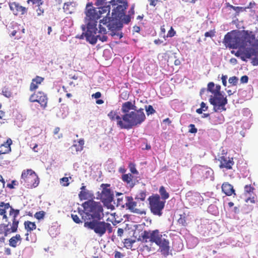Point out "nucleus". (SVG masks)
Listing matches in <instances>:
<instances>
[{"label": "nucleus", "instance_id": "obj_29", "mask_svg": "<svg viewBox=\"0 0 258 258\" xmlns=\"http://www.w3.org/2000/svg\"><path fill=\"white\" fill-rule=\"evenodd\" d=\"M135 240H133L131 238L125 239L123 242L124 246L127 249H132L133 247V244L135 243Z\"/></svg>", "mask_w": 258, "mask_h": 258}, {"label": "nucleus", "instance_id": "obj_31", "mask_svg": "<svg viewBox=\"0 0 258 258\" xmlns=\"http://www.w3.org/2000/svg\"><path fill=\"white\" fill-rule=\"evenodd\" d=\"M2 94L7 98H10L12 96L10 89L7 87H4L2 89Z\"/></svg>", "mask_w": 258, "mask_h": 258}, {"label": "nucleus", "instance_id": "obj_40", "mask_svg": "<svg viewBox=\"0 0 258 258\" xmlns=\"http://www.w3.org/2000/svg\"><path fill=\"white\" fill-rule=\"evenodd\" d=\"M238 80V79L236 77L233 76V77H230L228 81H229V83L230 84H232V85L235 86L237 84Z\"/></svg>", "mask_w": 258, "mask_h": 258}, {"label": "nucleus", "instance_id": "obj_10", "mask_svg": "<svg viewBox=\"0 0 258 258\" xmlns=\"http://www.w3.org/2000/svg\"><path fill=\"white\" fill-rule=\"evenodd\" d=\"M29 101L31 103H38L41 108L45 109L47 106L48 97L43 91H39L31 94L29 98Z\"/></svg>", "mask_w": 258, "mask_h": 258}, {"label": "nucleus", "instance_id": "obj_46", "mask_svg": "<svg viewBox=\"0 0 258 258\" xmlns=\"http://www.w3.org/2000/svg\"><path fill=\"white\" fill-rule=\"evenodd\" d=\"M17 184V182L15 180H13L12 181L11 183H8L7 184V187L10 189L14 188V186Z\"/></svg>", "mask_w": 258, "mask_h": 258}, {"label": "nucleus", "instance_id": "obj_51", "mask_svg": "<svg viewBox=\"0 0 258 258\" xmlns=\"http://www.w3.org/2000/svg\"><path fill=\"white\" fill-rule=\"evenodd\" d=\"M248 81V77L246 75L242 76L240 78V81L242 83H247Z\"/></svg>", "mask_w": 258, "mask_h": 258}, {"label": "nucleus", "instance_id": "obj_39", "mask_svg": "<svg viewBox=\"0 0 258 258\" xmlns=\"http://www.w3.org/2000/svg\"><path fill=\"white\" fill-rule=\"evenodd\" d=\"M60 182L63 186H68L70 184L69 182V178L66 177L60 178Z\"/></svg>", "mask_w": 258, "mask_h": 258}, {"label": "nucleus", "instance_id": "obj_24", "mask_svg": "<svg viewBox=\"0 0 258 258\" xmlns=\"http://www.w3.org/2000/svg\"><path fill=\"white\" fill-rule=\"evenodd\" d=\"M22 238L20 234H16V236H13L9 240V245L13 247H16L18 245V243H21Z\"/></svg>", "mask_w": 258, "mask_h": 258}, {"label": "nucleus", "instance_id": "obj_52", "mask_svg": "<svg viewBox=\"0 0 258 258\" xmlns=\"http://www.w3.org/2000/svg\"><path fill=\"white\" fill-rule=\"evenodd\" d=\"M123 17V21L125 23L128 24L131 21V17L129 15H125Z\"/></svg>", "mask_w": 258, "mask_h": 258}, {"label": "nucleus", "instance_id": "obj_58", "mask_svg": "<svg viewBox=\"0 0 258 258\" xmlns=\"http://www.w3.org/2000/svg\"><path fill=\"white\" fill-rule=\"evenodd\" d=\"M201 108L204 109L203 110L205 111L208 110V107L204 102H202L201 104Z\"/></svg>", "mask_w": 258, "mask_h": 258}, {"label": "nucleus", "instance_id": "obj_60", "mask_svg": "<svg viewBox=\"0 0 258 258\" xmlns=\"http://www.w3.org/2000/svg\"><path fill=\"white\" fill-rule=\"evenodd\" d=\"M123 234V230L122 228H118L117 230V235L121 236Z\"/></svg>", "mask_w": 258, "mask_h": 258}, {"label": "nucleus", "instance_id": "obj_20", "mask_svg": "<svg viewBox=\"0 0 258 258\" xmlns=\"http://www.w3.org/2000/svg\"><path fill=\"white\" fill-rule=\"evenodd\" d=\"M121 179L131 188H133L136 184L134 176L131 173L123 174L121 176Z\"/></svg>", "mask_w": 258, "mask_h": 258}, {"label": "nucleus", "instance_id": "obj_56", "mask_svg": "<svg viewBox=\"0 0 258 258\" xmlns=\"http://www.w3.org/2000/svg\"><path fill=\"white\" fill-rule=\"evenodd\" d=\"M101 94L100 92H97L92 95V97H94L96 99L99 98L101 97Z\"/></svg>", "mask_w": 258, "mask_h": 258}, {"label": "nucleus", "instance_id": "obj_59", "mask_svg": "<svg viewBox=\"0 0 258 258\" xmlns=\"http://www.w3.org/2000/svg\"><path fill=\"white\" fill-rule=\"evenodd\" d=\"M251 63L253 66H258V58L254 57L252 59Z\"/></svg>", "mask_w": 258, "mask_h": 258}, {"label": "nucleus", "instance_id": "obj_22", "mask_svg": "<svg viewBox=\"0 0 258 258\" xmlns=\"http://www.w3.org/2000/svg\"><path fill=\"white\" fill-rule=\"evenodd\" d=\"M24 225L25 227V229L27 230V233L26 234V236L27 237L26 238V240H29V238L28 236L29 235L28 232H31L36 228V225L35 222H32L30 221H26L24 222Z\"/></svg>", "mask_w": 258, "mask_h": 258}, {"label": "nucleus", "instance_id": "obj_43", "mask_svg": "<svg viewBox=\"0 0 258 258\" xmlns=\"http://www.w3.org/2000/svg\"><path fill=\"white\" fill-rule=\"evenodd\" d=\"M215 34V31L214 30H211L209 32H206L205 33V36L206 37H213Z\"/></svg>", "mask_w": 258, "mask_h": 258}, {"label": "nucleus", "instance_id": "obj_33", "mask_svg": "<svg viewBox=\"0 0 258 258\" xmlns=\"http://www.w3.org/2000/svg\"><path fill=\"white\" fill-rule=\"evenodd\" d=\"M45 215V212L43 211H41L36 212L34 214V217L36 219L40 220L43 219L44 218Z\"/></svg>", "mask_w": 258, "mask_h": 258}, {"label": "nucleus", "instance_id": "obj_57", "mask_svg": "<svg viewBox=\"0 0 258 258\" xmlns=\"http://www.w3.org/2000/svg\"><path fill=\"white\" fill-rule=\"evenodd\" d=\"M173 58L175 59L174 64L175 66H179L181 63L180 60L179 59H176V57L174 55H173Z\"/></svg>", "mask_w": 258, "mask_h": 258}, {"label": "nucleus", "instance_id": "obj_1", "mask_svg": "<svg viewBox=\"0 0 258 258\" xmlns=\"http://www.w3.org/2000/svg\"><path fill=\"white\" fill-rule=\"evenodd\" d=\"M110 4L109 2L108 4L106 3L105 6L98 8H94L92 3H88L86 5L84 19L85 24L82 26V30L85 32L79 37L80 39L85 37L87 41L91 44H96L98 39L102 42L106 41L107 30L102 25L106 26L111 31L112 36L117 35L119 38L122 37L118 32H114L118 24L113 17L109 16Z\"/></svg>", "mask_w": 258, "mask_h": 258}, {"label": "nucleus", "instance_id": "obj_13", "mask_svg": "<svg viewBox=\"0 0 258 258\" xmlns=\"http://www.w3.org/2000/svg\"><path fill=\"white\" fill-rule=\"evenodd\" d=\"M218 161L220 162L219 167L221 169L225 168L227 170L232 169L234 164L233 158L221 156L219 157Z\"/></svg>", "mask_w": 258, "mask_h": 258}, {"label": "nucleus", "instance_id": "obj_37", "mask_svg": "<svg viewBox=\"0 0 258 258\" xmlns=\"http://www.w3.org/2000/svg\"><path fill=\"white\" fill-rule=\"evenodd\" d=\"M130 171L133 174H138L139 173L138 170L136 169V165L133 163H130L128 165Z\"/></svg>", "mask_w": 258, "mask_h": 258}, {"label": "nucleus", "instance_id": "obj_28", "mask_svg": "<svg viewBox=\"0 0 258 258\" xmlns=\"http://www.w3.org/2000/svg\"><path fill=\"white\" fill-rule=\"evenodd\" d=\"M147 196V191L146 190H140L136 195L135 199L140 200L141 201H144Z\"/></svg>", "mask_w": 258, "mask_h": 258}, {"label": "nucleus", "instance_id": "obj_4", "mask_svg": "<svg viewBox=\"0 0 258 258\" xmlns=\"http://www.w3.org/2000/svg\"><path fill=\"white\" fill-rule=\"evenodd\" d=\"M121 111L124 120L123 129H130L142 124L146 119L143 108L137 109L135 101H126L122 103Z\"/></svg>", "mask_w": 258, "mask_h": 258}, {"label": "nucleus", "instance_id": "obj_15", "mask_svg": "<svg viewBox=\"0 0 258 258\" xmlns=\"http://www.w3.org/2000/svg\"><path fill=\"white\" fill-rule=\"evenodd\" d=\"M107 116L111 121H116V124L119 127L123 129L124 120L123 119V115L120 117L116 111L111 110L108 113Z\"/></svg>", "mask_w": 258, "mask_h": 258}, {"label": "nucleus", "instance_id": "obj_5", "mask_svg": "<svg viewBox=\"0 0 258 258\" xmlns=\"http://www.w3.org/2000/svg\"><path fill=\"white\" fill-rule=\"evenodd\" d=\"M139 239L147 242L148 239L151 242L155 243L159 247V249L162 255L167 256L169 253V242L163 237L159 230H144L139 236Z\"/></svg>", "mask_w": 258, "mask_h": 258}, {"label": "nucleus", "instance_id": "obj_61", "mask_svg": "<svg viewBox=\"0 0 258 258\" xmlns=\"http://www.w3.org/2000/svg\"><path fill=\"white\" fill-rule=\"evenodd\" d=\"M5 112L2 110H0V118L2 119H5Z\"/></svg>", "mask_w": 258, "mask_h": 258}, {"label": "nucleus", "instance_id": "obj_41", "mask_svg": "<svg viewBox=\"0 0 258 258\" xmlns=\"http://www.w3.org/2000/svg\"><path fill=\"white\" fill-rule=\"evenodd\" d=\"M5 181L3 176L0 174V191H3L5 186Z\"/></svg>", "mask_w": 258, "mask_h": 258}, {"label": "nucleus", "instance_id": "obj_54", "mask_svg": "<svg viewBox=\"0 0 258 258\" xmlns=\"http://www.w3.org/2000/svg\"><path fill=\"white\" fill-rule=\"evenodd\" d=\"M178 221L180 224H181L183 226H186V220H185L184 217L183 218H182L181 217H180L178 219Z\"/></svg>", "mask_w": 258, "mask_h": 258}, {"label": "nucleus", "instance_id": "obj_32", "mask_svg": "<svg viewBox=\"0 0 258 258\" xmlns=\"http://www.w3.org/2000/svg\"><path fill=\"white\" fill-rule=\"evenodd\" d=\"M10 215L13 216V218H16L20 214V210L18 209H14L12 207H10Z\"/></svg>", "mask_w": 258, "mask_h": 258}, {"label": "nucleus", "instance_id": "obj_34", "mask_svg": "<svg viewBox=\"0 0 258 258\" xmlns=\"http://www.w3.org/2000/svg\"><path fill=\"white\" fill-rule=\"evenodd\" d=\"M145 109L147 112V114L149 115L153 114L156 112L155 110L153 108V106L151 105L145 106Z\"/></svg>", "mask_w": 258, "mask_h": 258}, {"label": "nucleus", "instance_id": "obj_49", "mask_svg": "<svg viewBox=\"0 0 258 258\" xmlns=\"http://www.w3.org/2000/svg\"><path fill=\"white\" fill-rule=\"evenodd\" d=\"M142 250L143 251H146L147 252H150L152 250L151 246H148L147 245H143L142 248Z\"/></svg>", "mask_w": 258, "mask_h": 258}, {"label": "nucleus", "instance_id": "obj_17", "mask_svg": "<svg viewBox=\"0 0 258 258\" xmlns=\"http://www.w3.org/2000/svg\"><path fill=\"white\" fill-rule=\"evenodd\" d=\"M44 80V78L42 77L37 76L32 80L30 85L29 90L31 92L35 91L38 88L40 85Z\"/></svg>", "mask_w": 258, "mask_h": 258}, {"label": "nucleus", "instance_id": "obj_35", "mask_svg": "<svg viewBox=\"0 0 258 258\" xmlns=\"http://www.w3.org/2000/svg\"><path fill=\"white\" fill-rule=\"evenodd\" d=\"M254 190V188L250 184L246 185L244 186V193L245 194H250L251 193H253Z\"/></svg>", "mask_w": 258, "mask_h": 258}, {"label": "nucleus", "instance_id": "obj_42", "mask_svg": "<svg viewBox=\"0 0 258 258\" xmlns=\"http://www.w3.org/2000/svg\"><path fill=\"white\" fill-rule=\"evenodd\" d=\"M214 86H215V84L213 82H210L208 84V87H207L208 91L210 92L211 93H212L213 94V92H214Z\"/></svg>", "mask_w": 258, "mask_h": 258}, {"label": "nucleus", "instance_id": "obj_25", "mask_svg": "<svg viewBox=\"0 0 258 258\" xmlns=\"http://www.w3.org/2000/svg\"><path fill=\"white\" fill-rule=\"evenodd\" d=\"M11 206L9 203L5 204L4 202L0 203V215L3 216L4 219H7V216L6 214V210L10 208Z\"/></svg>", "mask_w": 258, "mask_h": 258}, {"label": "nucleus", "instance_id": "obj_30", "mask_svg": "<svg viewBox=\"0 0 258 258\" xmlns=\"http://www.w3.org/2000/svg\"><path fill=\"white\" fill-rule=\"evenodd\" d=\"M227 7H229L231 9H232L233 10H234L237 14H239L240 12H242L243 11H245L246 8H243L241 7H235L231 5H230L229 3H226Z\"/></svg>", "mask_w": 258, "mask_h": 258}, {"label": "nucleus", "instance_id": "obj_62", "mask_svg": "<svg viewBox=\"0 0 258 258\" xmlns=\"http://www.w3.org/2000/svg\"><path fill=\"white\" fill-rule=\"evenodd\" d=\"M149 2L150 5L151 6L155 7L156 5V3H155L154 0H148Z\"/></svg>", "mask_w": 258, "mask_h": 258}, {"label": "nucleus", "instance_id": "obj_55", "mask_svg": "<svg viewBox=\"0 0 258 258\" xmlns=\"http://www.w3.org/2000/svg\"><path fill=\"white\" fill-rule=\"evenodd\" d=\"M246 202H248L249 201L252 203V204H254L255 202V197H252V198L251 197H249L248 198H247L246 200H245Z\"/></svg>", "mask_w": 258, "mask_h": 258}, {"label": "nucleus", "instance_id": "obj_45", "mask_svg": "<svg viewBox=\"0 0 258 258\" xmlns=\"http://www.w3.org/2000/svg\"><path fill=\"white\" fill-rule=\"evenodd\" d=\"M176 34V32L174 31L173 28L171 27L170 29L168 31L167 33V37H172L174 36Z\"/></svg>", "mask_w": 258, "mask_h": 258}, {"label": "nucleus", "instance_id": "obj_63", "mask_svg": "<svg viewBox=\"0 0 258 258\" xmlns=\"http://www.w3.org/2000/svg\"><path fill=\"white\" fill-rule=\"evenodd\" d=\"M230 61L231 63H232L233 64H236V63H237V62L236 59L235 58H231L230 60Z\"/></svg>", "mask_w": 258, "mask_h": 258}, {"label": "nucleus", "instance_id": "obj_14", "mask_svg": "<svg viewBox=\"0 0 258 258\" xmlns=\"http://www.w3.org/2000/svg\"><path fill=\"white\" fill-rule=\"evenodd\" d=\"M9 5L10 10L12 11L14 15L17 16L18 15H23L27 12V9L21 6L16 2L9 3Z\"/></svg>", "mask_w": 258, "mask_h": 258}, {"label": "nucleus", "instance_id": "obj_53", "mask_svg": "<svg viewBox=\"0 0 258 258\" xmlns=\"http://www.w3.org/2000/svg\"><path fill=\"white\" fill-rule=\"evenodd\" d=\"M227 76L226 75H222L221 77L222 84L224 86H226L227 85Z\"/></svg>", "mask_w": 258, "mask_h": 258}, {"label": "nucleus", "instance_id": "obj_21", "mask_svg": "<svg viewBox=\"0 0 258 258\" xmlns=\"http://www.w3.org/2000/svg\"><path fill=\"white\" fill-rule=\"evenodd\" d=\"M12 140L8 138L7 141L0 146V155L9 153L11 151V145Z\"/></svg>", "mask_w": 258, "mask_h": 258}, {"label": "nucleus", "instance_id": "obj_7", "mask_svg": "<svg viewBox=\"0 0 258 258\" xmlns=\"http://www.w3.org/2000/svg\"><path fill=\"white\" fill-rule=\"evenodd\" d=\"M21 182L27 187L32 188L39 183V178L37 174L31 169L24 170L21 176Z\"/></svg>", "mask_w": 258, "mask_h": 258}, {"label": "nucleus", "instance_id": "obj_11", "mask_svg": "<svg viewBox=\"0 0 258 258\" xmlns=\"http://www.w3.org/2000/svg\"><path fill=\"white\" fill-rule=\"evenodd\" d=\"M110 186L109 184L103 183L101 185L102 188L100 195V199L104 204H110L114 198L113 192L109 188Z\"/></svg>", "mask_w": 258, "mask_h": 258}, {"label": "nucleus", "instance_id": "obj_12", "mask_svg": "<svg viewBox=\"0 0 258 258\" xmlns=\"http://www.w3.org/2000/svg\"><path fill=\"white\" fill-rule=\"evenodd\" d=\"M124 198L126 201L125 203V206L131 212L140 215H146V212L145 210L136 208L137 202L134 201L132 197L125 196Z\"/></svg>", "mask_w": 258, "mask_h": 258}, {"label": "nucleus", "instance_id": "obj_8", "mask_svg": "<svg viewBox=\"0 0 258 258\" xmlns=\"http://www.w3.org/2000/svg\"><path fill=\"white\" fill-rule=\"evenodd\" d=\"M110 3L112 6L117 5L115 9L112 10V16L113 17V19H121L124 16L125 10L128 6L127 3L124 0H111Z\"/></svg>", "mask_w": 258, "mask_h": 258}, {"label": "nucleus", "instance_id": "obj_18", "mask_svg": "<svg viewBox=\"0 0 258 258\" xmlns=\"http://www.w3.org/2000/svg\"><path fill=\"white\" fill-rule=\"evenodd\" d=\"M84 143L83 139H80L78 142L74 141V144L71 147L72 153L77 154L78 152L82 151L84 148Z\"/></svg>", "mask_w": 258, "mask_h": 258}, {"label": "nucleus", "instance_id": "obj_64", "mask_svg": "<svg viewBox=\"0 0 258 258\" xmlns=\"http://www.w3.org/2000/svg\"><path fill=\"white\" fill-rule=\"evenodd\" d=\"M204 109L202 108H198L196 110V112L198 113V114H202L203 113V111H204L203 110Z\"/></svg>", "mask_w": 258, "mask_h": 258}, {"label": "nucleus", "instance_id": "obj_16", "mask_svg": "<svg viewBox=\"0 0 258 258\" xmlns=\"http://www.w3.org/2000/svg\"><path fill=\"white\" fill-rule=\"evenodd\" d=\"M80 189L81 191L79 194V198L80 200L82 201L92 199L93 197V194L86 189V186L84 185V183H82V186Z\"/></svg>", "mask_w": 258, "mask_h": 258}, {"label": "nucleus", "instance_id": "obj_19", "mask_svg": "<svg viewBox=\"0 0 258 258\" xmlns=\"http://www.w3.org/2000/svg\"><path fill=\"white\" fill-rule=\"evenodd\" d=\"M222 191L227 196H231L233 195L236 196V193L233 186L228 182H224L221 186Z\"/></svg>", "mask_w": 258, "mask_h": 258}, {"label": "nucleus", "instance_id": "obj_23", "mask_svg": "<svg viewBox=\"0 0 258 258\" xmlns=\"http://www.w3.org/2000/svg\"><path fill=\"white\" fill-rule=\"evenodd\" d=\"M63 9L64 12L67 14L73 13L75 10V4L73 2L65 3L63 5Z\"/></svg>", "mask_w": 258, "mask_h": 258}, {"label": "nucleus", "instance_id": "obj_50", "mask_svg": "<svg viewBox=\"0 0 258 258\" xmlns=\"http://www.w3.org/2000/svg\"><path fill=\"white\" fill-rule=\"evenodd\" d=\"M36 12L38 16H40L43 14L44 9L42 8L41 6L38 7V9L36 10Z\"/></svg>", "mask_w": 258, "mask_h": 258}, {"label": "nucleus", "instance_id": "obj_2", "mask_svg": "<svg viewBox=\"0 0 258 258\" xmlns=\"http://www.w3.org/2000/svg\"><path fill=\"white\" fill-rule=\"evenodd\" d=\"M84 215L82 216L84 226L93 230L98 236H102L107 231L108 233L112 231V227L109 223L101 221L103 217V209L99 202L89 200L82 205Z\"/></svg>", "mask_w": 258, "mask_h": 258}, {"label": "nucleus", "instance_id": "obj_38", "mask_svg": "<svg viewBox=\"0 0 258 258\" xmlns=\"http://www.w3.org/2000/svg\"><path fill=\"white\" fill-rule=\"evenodd\" d=\"M75 212H74V213H72L71 214V217L72 218L73 221L77 224H80L82 222V221L81 220L79 216L75 214Z\"/></svg>", "mask_w": 258, "mask_h": 258}, {"label": "nucleus", "instance_id": "obj_3", "mask_svg": "<svg viewBox=\"0 0 258 258\" xmlns=\"http://www.w3.org/2000/svg\"><path fill=\"white\" fill-rule=\"evenodd\" d=\"M225 45L230 48H238L236 51H231V53L239 57L243 61L250 58L252 56H258V40H255V36L245 35L233 36L227 33L224 37Z\"/></svg>", "mask_w": 258, "mask_h": 258}, {"label": "nucleus", "instance_id": "obj_48", "mask_svg": "<svg viewBox=\"0 0 258 258\" xmlns=\"http://www.w3.org/2000/svg\"><path fill=\"white\" fill-rule=\"evenodd\" d=\"M124 255L118 251H114V258H123Z\"/></svg>", "mask_w": 258, "mask_h": 258}, {"label": "nucleus", "instance_id": "obj_26", "mask_svg": "<svg viewBox=\"0 0 258 258\" xmlns=\"http://www.w3.org/2000/svg\"><path fill=\"white\" fill-rule=\"evenodd\" d=\"M159 192L160 195H159L160 197V199L161 200L165 201L168 199L169 198V194L165 189V188L163 186H161L159 188Z\"/></svg>", "mask_w": 258, "mask_h": 258}, {"label": "nucleus", "instance_id": "obj_47", "mask_svg": "<svg viewBox=\"0 0 258 258\" xmlns=\"http://www.w3.org/2000/svg\"><path fill=\"white\" fill-rule=\"evenodd\" d=\"M221 87L220 85H217L215 89H214L213 95L222 94L220 92Z\"/></svg>", "mask_w": 258, "mask_h": 258}, {"label": "nucleus", "instance_id": "obj_27", "mask_svg": "<svg viewBox=\"0 0 258 258\" xmlns=\"http://www.w3.org/2000/svg\"><path fill=\"white\" fill-rule=\"evenodd\" d=\"M12 224L11 227L10 229H7L6 230L7 232H16L17 231L18 227V224H19V221L17 220L16 218H13L12 219Z\"/></svg>", "mask_w": 258, "mask_h": 258}, {"label": "nucleus", "instance_id": "obj_36", "mask_svg": "<svg viewBox=\"0 0 258 258\" xmlns=\"http://www.w3.org/2000/svg\"><path fill=\"white\" fill-rule=\"evenodd\" d=\"M30 2L32 3L33 5H35L37 7H40L44 3L43 0H28L27 3Z\"/></svg>", "mask_w": 258, "mask_h": 258}, {"label": "nucleus", "instance_id": "obj_6", "mask_svg": "<svg viewBox=\"0 0 258 258\" xmlns=\"http://www.w3.org/2000/svg\"><path fill=\"white\" fill-rule=\"evenodd\" d=\"M148 201L149 202V208L151 213L154 216H162L166 202L161 200L160 196L157 194L150 196Z\"/></svg>", "mask_w": 258, "mask_h": 258}, {"label": "nucleus", "instance_id": "obj_44", "mask_svg": "<svg viewBox=\"0 0 258 258\" xmlns=\"http://www.w3.org/2000/svg\"><path fill=\"white\" fill-rule=\"evenodd\" d=\"M189 127L190 128L189 132L190 133L195 134L198 131L197 128H196L195 125L193 124H189Z\"/></svg>", "mask_w": 258, "mask_h": 258}, {"label": "nucleus", "instance_id": "obj_9", "mask_svg": "<svg viewBox=\"0 0 258 258\" xmlns=\"http://www.w3.org/2000/svg\"><path fill=\"white\" fill-rule=\"evenodd\" d=\"M209 102L213 105V109L215 112L225 111L226 110L225 106L227 104L228 101L226 97H224L222 94L211 96Z\"/></svg>", "mask_w": 258, "mask_h": 258}]
</instances>
